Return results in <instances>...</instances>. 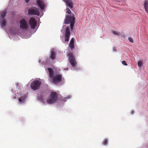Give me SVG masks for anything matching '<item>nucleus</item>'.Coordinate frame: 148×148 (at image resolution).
<instances>
[{"label":"nucleus","mask_w":148,"mask_h":148,"mask_svg":"<svg viewBox=\"0 0 148 148\" xmlns=\"http://www.w3.org/2000/svg\"><path fill=\"white\" fill-rule=\"evenodd\" d=\"M19 29L17 31L13 27H10L5 30L9 37L12 38L14 36L16 35L24 38L30 37V36L27 35L29 29V26L27 21L24 18H22L19 21Z\"/></svg>","instance_id":"f257e3e1"},{"label":"nucleus","mask_w":148,"mask_h":148,"mask_svg":"<svg viewBox=\"0 0 148 148\" xmlns=\"http://www.w3.org/2000/svg\"><path fill=\"white\" fill-rule=\"evenodd\" d=\"M16 86L17 88L16 91L14 92L13 89H12V96L14 99L16 98V97L18 100V102L20 104L25 103L27 98V93L25 92L21 91L22 90V87L21 84L16 83Z\"/></svg>","instance_id":"f03ea898"},{"label":"nucleus","mask_w":148,"mask_h":148,"mask_svg":"<svg viewBox=\"0 0 148 148\" xmlns=\"http://www.w3.org/2000/svg\"><path fill=\"white\" fill-rule=\"evenodd\" d=\"M72 96L71 95H69L66 97H61L58 93L56 92H51L47 98L46 101L47 103L52 104L56 103L60 99L63 101H66L67 99H71Z\"/></svg>","instance_id":"7ed1b4c3"},{"label":"nucleus","mask_w":148,"mask_h":148,"mask_svg":"<svg viewBox=\"0 0 148 148\" xmlns=\"http://www.w3.org/2000/svg\"><path fill=\"white\" fill-rule=\"evenodd\" d=\"M48 70L49 72L50 81L53 84H58L62 81V76L59 74H55L53 70L50 68H48Z\"/></svg>","instance_id":"20e7f679"},{"label":"nucleus","mask_w":148,"mask_h":148,"mask_svg":"<svg viewBox=\"0 0 148 148\" xmlns=\"http://www.w3.org/2000/svg\"><path fill=\"white\" fill-rule=\"evenodd\" d=\"M68 60L71 65V69L73 70L77 71L80 69L77 66V63L73 54L71 53H68Z\"/></svg>","instance_id":"39448f33"},{"label":"nucleus","mask_w":148,"mask_h":148,"mask_svg":"<svg viewBox=\"0 0 148 148\" xmlns=\"http://www.w3.org/2000/svg\"><path fill=\"white\" fill-rule=\"evenodd\" d=\"M43 80L39 78H36L32 81L30 84L32 89L34 90H38Z\"/></svg>","instance_id":"423d86ee"},{"label":"nucleus","mask_w":148,"mask_h":148,"mask_svg":"<svg viewBox=\"0 0 148 148\" xmlns=\"http://www.w3.org/2000/svg\"><path fill=\"white\" fill-rule=\"evenodd\" d=\"M75 18L74 15H66L65 18L64 20L65 24H68L70 23V27L71 30L73 29V27L75 23Z\"/></svg>","instance_id":"0eeeda50"},{"label":"nucleus","mask_w":148,"mask_h":148,"mask_svg":"<svg viewBox=\"0 0 148 148\" xmlns=\"http://www.w3.org/2000/svg\"><path fill=\"white\" fill-rule=\"evenodd\" d=\"M6 14V11H3L0 12V25L2 28H4L6 26V21L5 17Z\"/></svg>","instance_id":"6e6552de"},{"label":"nucleus","mask_w":148,"mask_h":148,"mask_svg":"<svg viewBox=\"0 0 148 148\" xmlns=\"http://www.w3.org/2000/svg\"><path fill=\"white\" fill-rule=\"evenodd\" d=\"M28 11L29 14L35 15L37 16L40 15V17L42 16L43 14L42 12H41L40 13L38 9L34 7L30 8L28 9Z\"/></svg>","instance_id":"1a4fd4ad"},{"label":"nucleus","mask_w":148,"mask_h":148,"mask_svg":"<svg viewBox=\"0 0 148 148\" xmlns=\"http://www.w3.org/2000/svg\"><path fill=\"white\" fill-rule=\"evenodd\" d=\"M62 28L65 29V41L68 42L69 40V37L70 35V32L69 28L66 25H63Z\"/></svg>","instance_id":"9d476101"},{"label":"nucleus","mask_w":148,"mask_h":148,"mask_svg":"<svg viewBox=\"0 0 148 148\" xmlns=\"http://www.w3.org/2000/svg\"><path fill=\"white\" fill-rule=\"evenodd\" d=\"M36 3L38 6L42 11L44 10L46 7V5L43 0H37Z\"/></svg>","instance_id":"9b49d317"},{"label":"nucleus","mask_w":148,"mask_h":148,"mask_svg":"<svg viewBox=\"0 0 148 148\" xmlns=\"http://www.w3.org/2000/svg\"><path fill=\"white\" fill-rule=\"evenodd\" d=\"M29 23L31 29H34L36 25L37 22L34 18L32 17L29 20Z\"/></svg>","instance_id":"f8f14e48"},{"label":"nucleus","mask_w":148,"mask_h":148,"mask_svg":"<svg viewBox=\"0 0 148 148\" xmlns=\"http://www.w3.org/2000/svg\"><path fill=\"white\" fill-rule=\"evenodd\" d=\"M56 50L54 49H51L50 51L51 54L49 56L50 59L52 60H54L56 58Z\"/></svg>","instance_id":"ddd939ff"},{"label":"nucleus","mask_w":148,"mask_h":148,"mask_svg":"<svg viewBox=\"0 0 148 148\" xmlns=\"http://www.w3.org/2000/svg\"><path fill=\"white\" fill-rule=\"evenodd\" d=\"M66 4V6H69L70 8H72L73 7V4L71 0H63Z\"/></svg>","instance_id":"4468645a"},{"label":"nucleus","mask_w":148,"mask_h":148,"mask_svg":"<svg viewBox=\"0 0 148 148\" xmlns=\"http://www.w3.org/2000/svg\"><path fill=\"white\" fill-rule=\"evenodd\" d=\"M38 101L42 102L43 104L46 103V101L43 96L41 95H39L38 97Z\"/></svg>","instance_id":"2eb2a0df"},{"label":"nucleus","mask_w":148,"mask_h":148,"mask_svg":"<svg viewBox=\"0 0 148 148\" xmlns=\"http://www.w3.org/2000/svg\"><path fill=\"white\" fill-rule=\"evenodd\" d=\"M74 40L73 38H72L70 41V42L69 45V47L71 50H73L74 49Z\"/></svg>","instance_id":"dca6fc26"},{"label":"nucleus","mask_w":148,"mask_h":148,"mask_svg":"<svg viewBox=\"0 0 148 148\" xmlns=\"http://www.w3.org/2000/svg\"><path fill=\"white\" fill-rule=\"evenodd\" d=\"M144 6L145 10L147 12V13H148V0H146L145 1Z\"/></svg>","instance_id":"f3484780"},{"label":"nucleus","mask_w":148,"mask_h":148,"mask_svg":"<svg viewBox=\"0 0 148 148\" xmlns=\"http://www.w3.org/2000/svg\"><path fill=\"white\" fill-rule=\"evenodd\" d=\"M38 62L39 63H40L41 62V63L42 65L44 64L45 63H47L46 61H45V62L44 59L43 58L40 59L38 60Z\"/></svg>","instance_id":"a211bd4d"},{"label":"nucleus","mask_w":148,"mask_h":148,"mask_svg":"<svg viewBox=\"0 0 148 148\" xmlns=\"http://www.w3.org/2000/svg\"><path fill=\"white\" fill-rule=\"evenodd\" d=\"M112 32L115 35H119L120 34V32L115 30H113L112 31Z\"/></svg>","instance_id":"6ab92c4d"},{"label":"nucleus","mask_w":148,"mask_h":148,"mask_svg":"<svg viewBox=\"0 0 148 148\" xmlns=\"http://www.w3.org/2000/svg\"><path fill=\"white\" fill-rule=\"evenodd\" d=\"M138 66L140 67H142V63L141 61H138L137 62Z\"/></svg>","instance_id":"aec40b11"},{"label":"nucleus","mask_w":148,"mask_h":148,"mask_svg":"<svg viewBox=\"0 0 148 148\" xmlns=\"http://www.w3.org/2000/svg\"><path fill=\"white\" fill-rule=\"evenodd\" d=\"M71 12V11L70 9L68 8H66V13H68V14H70V13Z\"/></svg>","instance_id":"412c9836"},{"label":"nucleus","mask_w":148,"mask_h":148,"mask_svg":"<svg viewBox=\"0 0 148 148\" xmlns=\"http://www.w3.org/2000/svg\"><path fill=\"white\" fill-rule=\"evenodd\" d=\"M128 40L131 42L132 43L133 42V40L132 38L130 37H129Z\"/></svg>","instance_id":"4be33fe9"},{"label":"nucleus","mask_w":148,"mask_h":148,"mask_svg":"<svg viewBox=\"0 0 148 148\" xmlns=\"http://www.w3.org/2000/svg\"><path fill=\"white\" fill-rule=\"evenodd\" d=\"M108 143V141L107 139H106L105 140H104L103 142V145H106Z\"/></svg>","instance_id":"5701e85b"},{"label":"nucleus","mask_w":148,"mask_h":148,"mask_svg":"<svg viewBox=\"0 0 148 148\" xmlns=\"http://www.w3.org/2000/svg\"><path fill=\"white\" fill-rule=\"evenodd\" d=\"M122 63L125 66L127 65V64L126 62L125 61H122Z\"/></svg>","instance_id":"b1692460"},{"label":"nucleus","mask_w":148,"mask_h":148,"mask_svg":"<svg viewBox=\"0 0 148 148\" xmlns=\"http://www.w3.org/2000/svg\"><path fill=\"white\" fill-rule=\"evenodd\" d=\"M130 114H134V110H132L130 111Z\"/></svg>","instance_id":"393cba45"},{"label":"nucleus","mask_w":148,"mask_h":148,"mask_svg":"<svg viewBox=\"0 0 148 148\" xmlns=\"http://www.w3.org/2000/svg\"><path fill=\"white\" fill-rule=\"evenodd\" d=\"M25 0L27 3H28L29 1V0Z\"/></svg>","instance_id":"a878e982"},{"label":"nucleus","mask_w":148,"mask_h":148,"mask_svg":"<svg viewBox=\"0 0 148 148\" xmlns=\"http://www.w3.org/2000/svg\"><path fill=\"white\" fill-rule=\"evenodd\" d=\"M68 68H65H65H64V70H65V71H68Z\"/></svg>","instance_id":"bb28decb"},{"label":"nucleus","mask_w":148,"mask_h":148,"mask_svg":"<svg viewBox=\"0 0 148 148\" xmlns=\"http://www.w3.org/2000/svg\"><path fill=\"white\" fill-rule=\"evenodd\" d=\"M113 50L114 51H116V48H114Z\"/></svg>","instance_id":"cd10ccee"}]
</instances>
